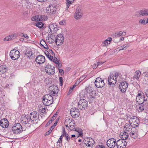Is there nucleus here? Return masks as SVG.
I'll return each instance as SVG.
<instances>
[{
  "instance_id": "nucleus-1",
  "label": "nucleus",
  "mask_w": 148,
  "mask_h": 148,
  "mask_svg": "<svg viewBox=\"0 0 148 148\" xmlns=\"http://www.w3.org/2000/svg\"><path fill=\"white\" fill-rule=\"evenodd\" d=\"M130 125L126 124L124 127L126 129L132 130V127L135 128L139 125L140 122L139 119L135 116H133L131 118L129 121Z\"/></svg>"
},
{
  "instance_id": "nucleus-2",
  "label": "nucleus",
  "mask_w": 148,
  "mask_h": 148,
  "mask_svg": "<svg viewBox=\"0 0 148 148\" xmlns=\"http://www.w3.org/2000/svg\"><path fill=\"white\" fill-rule=\"evenodd\" d=\"M121 75L118 73H115L112 75H110L108 78V83L109 85L114 86L117 81H119L121 80Z\"/></svg>"
},
{
  "instance_id": "nucleus-3",
  "label": "nucleus",
  "mask_w": 148,
  "mask_h": 148,
  "mask_svg": "<svg viewBox=\"0 0 148 148\" xmlns=\"http://www.w3.org/2000/svg\"><path fill=\"white\" fill-rule=\"evenodd\" d=\"M46 56L51 61H53L57 65V67L60 68L61 67V64L59 60H58L57 58L55 57H53L51 56L49 52L46 51L45 52Z\"/></svg>"
},
{
  "instance_id": "nucleus-4",
  "label": "nucleus",
  "mask_w": 148,
  "mask_h": 148,
  "mask_svg": "<svg viewBox=\"0 0 148 148\" xmlns=\"http://www.w3.org/2000/svg\"><path fill=\"white\" fill-rule=\"evenodd\" d=\"M79 109L84 110L86 109L88 106L87 101L84 99H81L78 103Z\"/></svg>"
},
{
  "instance_id": "nucleus-5",
  "label": "nucleus",
  "mask_w": 148,
  "mask_h": 148,
  "mask_svg": "<svg viewBox=\"0 0 148 148\" xmlns=\"http://www.w3.org/2000/svg\"><path fill=\"white\" fill-rule=\"evenodd\" d=\"M56 8L55 5H49L46 8V13L50 15L56 12Z\"/></svg>"
},
{
  "instance_id": "nucleus-6",
  "label": "nucleus",
  "mask_w": 148,
  "mask_h": 148,
  "mask_svg": "<svg viewBox=\"0 0 148 148\" xmlns=\"http://www.w3.org/2000/svg\"><path fill=\"white\" fill-rule=\"evenodd\" d=\"M10 56L12 60H15L18 59L19 57L20 53L18 50L13 49L11 51Z\"/></svg>"
},
{
  "instance_id": "nucleus-7",
  "label": "nucleus",
  "mask_w": 148,
  "mask_h": 148,
  "mask_svg": "<svg viewBox=\"0 0 148 148\" xmlns=\"http://www.w3.org/2000/svg\"><path fill=\"white\" fill-rule=\"evenodd\" d=\"M45 70L49 75H53L55 73V67L48 63L45 67Z\"/></svg>"
},
{
  "instance_id": "nucleus-8",
  "label": "nucleus",
  "mask_w": 148,
  "mask_h": 148,
  "mask_svg": "<svg viewBox=\"0 0 148 148\" xmlns=\"http://www.w3.org/2000/svg\"><path fill=\"white\" fill-rule=\"evenodd\" d=\"M95 84L96 87L98 88L103 87L105 85L103 80L99 77H97L95 82Z\"/></svg>"
},
{
  "instance_id": "nucleus-9",
  "label": "nucleus",
  "mask_w": 148,
  "mask_h": 148,
  "mask_svg": "<svg viewBox=\"0 0 148 148\" xmlns=\"http://www.w3.org/2000/svg\"><path fill=\"white\" fill-rule=\"evenodd\" d=\"M64 38L62 34H58L56 37L55 42L58 45H61L63 43Z\"/></svg>"
},
{
  "instance_id": "nucleus-10",
  "label": "nucleus",
  "mask_w": 148,
  "mask_h": 148,
  "mask_svg": "<svg viewBox=\"0 0 148 148\" xmlns=\"http://www.w3.org/2000/svg\"><path fill=\"white\" fill-rule=\"evenodd\" d=\"M107 145L110 148H114L116 145V141L114 138H111L109 139L107 142Z\"/></svg>"
},
{
  "instance_id": "nucleus-11",
  "label": "nucleus",
  "mask_w": 148,
  "mask_h": 148,
  "mask_svg": "<svg viewBox=\"0 0 148 148\" xmlns=\"http://www.w3.org/2000/svg\"><path fill=\"white\" fill-rule=\"evenodd\" d=\"M136 15L137 17L148 16V9H143L138 11L136 12Z\"/></svg>"
},
{
  "instance_id": "nucleus-12",
  "label": "nucleus",
  "mask_w": 148,
  "mask_h": 148,
  "mask_svg": "<svg viewBox=\"0 0 148 148\" xmlns=\"http://www.w3.org/2000/svg\"><path fill=\"white\" fill-rule=\"evenodd\" d=\"M71 114L73 117L76 118L79 115V110L76 108H72L70 110Z\"/></svg>"
},
{
  "instance_id": "nucleus-13",
  "label": "nucleus",
  "mask_w": 148,
  "mask_h": 148,
  "mask_svg": "<svg viewBox=\"0 0 148 148\" xmlns=\"http://www.w3.org/2000/svg\"><path fill=\"white\" fill-rule=\"evenodd\" d=\"M116 145L117 148H125L127 142L125 140L119 139L116 141Z\"/></svg>"
},
{
  "instance_id": "nucleus-14",
  "label": "nucleus",
  "mask_w": 148,
  "mask_h": 148,
  "mask_svg": "<svg viewBox=\"0 0 148 148\" xmlns=\"http://www.w3.org/2000/svg\"><path fill=\"white\" fill-rule=\"evenodd\" d=\"M45 61V57L41 55H39L37 56L35 59L36 62L39 64L43 63Z\"/></svg>"
},
{
  "instance_id": "nucleus-15",
  "label": "nucleus",
  "mask_w": 148,
  "mask_h": 148,
  "mask_svg": "<svg viewBox=\"0 0 148 148\" xmlns=\"http://www.w3.org/2000/svg\"><path fill=\"white\" fill-rule=\"evenodd\" d=\"M30 120L33 121H36L39 119V114L36 112H33L29 115Z\"/></svg>"
},
{
  "instance_id": "nucleus-16",
  "label": "nucleus",
  "mask_w": 148,
  "mask_h": 148,
  "mask_svg": "<svg viewBox=\"0 0 148 148\" xmlns=\"http://www.w3.org/2000/svg\"><path fill=\"white\" fill-rule=\"evenodd\" d=\"M128 86V84L126 82H121L119 87L120 91L123 93L125 92Z\"/></svg>"
},
{
  "instance_id": "nucleus-17",
  "label": "nucleus",
  "mask_w": 148,
  "mask_h": 148,
  "mask_svg": "<svg viewBox=\"0 0 148 148\" xmlns=\"http://www.w3.org/2000/svg\"><path fill=\"white\" fill-rule=\"evenodd\" d=\"M49 93L52 95H54L58 92V88L56 86L53 85L49 87Z\"/></svg>"
},
{
  "instance_id": "nucleus-18",
  "label": "nucleus",
  "mask_w": 148,
  "mask_h": 148,
  "mask_svg": "<svg viewBox=\"0 0 148 148\" xmlns=\"http://www.w3.org/2000/svg\"><path fill=\"white\" fill-rule=\"evenodd\" d=\"M49 33L52 32V30L55 32H56L58 29V25L56 23H53L49 25Z\"/></svg>"
},
{
  "instance_id": "nucleus-19",
  "label": "nucleus",
  "mask_w": 148,
  "mask_h": 148,
  "mask_svg": "<svg viewBox=\"0 0 148 148\" xmlns=\"http://www.w3.org/2000/svg\"><path fill=\"white\" fill-rule=\"evenodd\" d=\"M0 124L3 128H6L9 125V122L6 119H2L0 121Z\"/></svg>"
},
{
  "instance_id": "nucleus-20",
  "label": "nucleus",
  "mask_w": 148,
  "mask_h": 148,
  "mask_svg": "<svg viewBox=\"0 0 148 148\" xmlns=\"http://www.w3.org/2000/svg\"><path fill=\"white\" fill-rule=\"evenodd\" d=\"M82 11L81 9H77L74 14L75 18L78 19L82 17Z\"/></svg>"
},
{
  "instance_id": "nucleus-21",
  "label": "nucleus",
  "mask_w": 148,
  "mask_h": 148,
  "mask_svg": "<svg viewBox=\"0 0 148 148\" xmlns=\"http://www.w3.org/2000/svg\"><path fill=\"white\" fill-rule=\"evenodd\" d=\"M21 119L23 123H24V124L28 123V122L30 121L29 116L28 115L22 116Z\"/></svg>"
},
{
  "instance_id": "nucleus-22",
  "label": "nucleus",
  "mask_w": 148,
  "mask_h": 148,
  "mask_svg": "<svg viewBox=\"0 0 148 148\" xmlns=\"http://www.w3.org/2000/svg\"><path fill=\"white\" fill-rule=\"evenodd\" d=\"M136 101L138 104H143L144 102H145L147 101V100H145V97L144 96L136 97Z\"/></svg>"
},
{
  "instance_id": "nucleus-23",
  "label": "nucleus",
  "mask_w": 148,
  "mask_h": 148,
  "mask_svg": "<svg viewBox=\"0 0 148 148\" xmlns=\"http://www.w3.org/2000/svg\"><path fill=\"white\" fill-rule=\"evenodd\" d=\"M128 134L125 132H121L120 134V137L121 138V140H125L128 137Z\"/></svg>"
},
{
  "instance_id": "nucleus-24",
  "label": "nucleus",
  "mask_w": 148,
  "mask_h": 148,
  "mask_svg": "<svg viewBox=\"0 0 148 148\" xmlns=\"http://www.w3.org/2000/svg\"><path fill=\"white\" fill-rule=\"evenodd\" d=\"M112 40V39L111 37H108L106 40L103 41L102 44L103 46H107L108 44H110Z\"/></svg>"
},
{
  "instance_id": "nucleus-25",
  "label": "nucleus",
  "mask_w": 148,
  "mask_h": 148,
  "mask_svg": "<svg viewBox=\"0 0 148 148\" xmlns=\"http://www.w3.org/2000/svg\"><path fill=\"white\" fill-rule=\"evenodd\" d=\"M123 33H125V34H123V32L121 31L119 32H117L114 34H113L112 36L114 37H119L121 36H124L125 35L126 33L123 32Z\"/></svg>"
},
{
  "instance_id": "nucleus-26",
  "label": "nucleus",
  "mask_w": 148,
  "mask_h": 148,
  "mask_svg": "<svg viewBox=\"0 0 148 148\" xmlns=\"http://www.w3.org/2000/svg\"><path fill=\"white\" fill-rule=\"evenodd\" d=\"M42 102L43 104L47 106H49L53 103V100H47V99H43Z\"/></svg>"
},
{
  "instance_id": "nucleus-27",
  "label": "nucleus",
  "mask_w": 148,
  "mask_h": 148,
  "mask_svg": "<svg viewBox=\"0 0 148 148\" xmlns=\"http://www.w3.org/2000/svg\"><path fill=\"white\" fill-rule=\"evenodd\" d=\"M22 127L20 123H17L14 124L12 127V130H21Z\"/></svg>"
},
{
  "instance_id": "nucleus-28",
  "label": "nucleus",
  "mask_w": 148,
  "mask_h": 148,
  "mask_svg": "<svg viewBox=\"0 0 148 148\" xmlns=\"http://www.w3.org/2000/svg\"><path fill=\"white\" fill-rule=\"evenodd\" d=\"M137 109L138 111L139 112H141L143 111L144 108H145V105L143 104H139L136 106Z\"/></svg>"
},
{
  "instance_id": "nucleus-29",
  "label": "nucleus",
  "mask_w": 148,
  "mask_h": 148,
  "mask_svg": "<svg viewBox=\"0 0 148 148\" xmlns=\"http://www.w3.org/2000/svg\"><path fill=\"white\" fill-rule=\"evenodd\" d=\"M134 75L133 76V78L137 80H138L141 75V72L139 70L136 71L134 73Z\"/></svg>"
},
{
  "instance_id": "nucleus-30",
  "label": "nucleus",
  "mask_w": 148,
  "mask_h": 148,
  "mask_svg": "<svg viewBox=\"0 0 148 148\" xmlns=\"http://www.w3.org/2000/svg\"><path fill=\"white\" fill-rule=\"evenodd\" d=\"M7 70V68L5 65H1L0 66V74L1 75L5 73Z\"/></svg>"
},
{
  "instance_id": "nucleus-31",
  "label": "nucleus",
  "mask_w": 148,
  "mask_h": 148,
  "mask_svg": "<svg viewBox=\"0 0 148 148\" xmlns=\"http://www.w3.org/2000/svg\"><path fill=\"white\" fill-rule=\"evenodd\" d=\"M130 135L132 138L135 139L138 137V134L136 131H133L130 133Z\"/></svg>"
},
{
  "instance_id": "nucleus-32",
  "label": "nucleus",
  "mask_w": 148,
  "mask_h": 148,
  "mask_svg": "<svg viewBox=\"0 0 148 148\" xmlns=\"http://www.w3.org/2000/svg\"><path fill=\"white\" fill-rule=\"evenodd\" d=\"M74 1V0H66V7L65 8L66 10L68 9L70 5L73 3Z\"/></svg>"
},
{
  "instance_id": "nucleus-33",
  "label": "nucleus",
  "mask_w": 148,
  "mask_h": 148,
  "mask_svg": "<svg viewBox=\"0 0 148 148\" xmlns=\"http://www.w3.org/2000/svg\"><path fill=\"white\" fill-rule=\"evenodd\" d=\"M93 87L89 85L87 87L85 88V90L88 93L91 94V93L93 90Z\"/></svg>"
},
{
  "instance_id": "nucleus-34",
  "label": "nucleus",
  "mask_w": 148,
  "mask_h": 148,
  "mask_svg": "<svg viewBox=\"0 0 148 148\" xmlns=\"http://www.w3.org/2000/svg\"><path fill=\"white\" fill-rule=\"evenodd\" d=\"M139 22L141 24L145 25L148 23V20L146 18H144L143 19H140L139 21Z\"/></svg>"
},
{
  "instance_id": "nucleus-35",
  "label": "nucleus",
  "mask_w": 148,
  "mask_h": 148,
  "mask_svg": "<svg viewBox=\"0 0 148 148\" xmlns=\"http://www.w3.org/2000/svg\"><path fill=\"white\" fill-rule=\"evenodd\" d=\"M63 136L65 137V139L69 141L70 139V137L69 136V135L65 131V130H63Z\"/></svg>"
},
{
  "instance_id": "nucleus-36",
  "label": "nucleus",
  "mask_w": 148,
  "mask_h": 148,
  "mask_svg": "<svg viewBox=\"0 0 148 148\" xmlns=\"http://www.w3.org/2000/svg\"><path fill=\"white\" fill-rule=\"evenodd\" d=\"M43 99L53 100V97L50 95H46L43 97Z\"/></svg>"
},
{
  "instance_id": "nucleus-37",
  "label": "nucleus",
  "mask_w": 148,
  "mask_h": 148,
  "mask_svg": "<svg viewBox=\"0 0 148 148\" xmlns=\"http://www.w3.org/2000/svg\"><path fill=\"white\" fill-rule=\"evenodd\" d=\"M31 20L32 21H40V17L39 16L36 15L32 17L31 18Z\"/></svg>"
},
{
  "instance_id": "nucleus-38",
  "label": "nucleus",
  "mask_w": 148,
  "mask_h": 148,
  "mask_svg": "<svg viewBox=\"0 0 148 148\" xmlns=\"http://www.w3.org/2000/svg\"><path fill=\"white\" fill-rule=\"evenodd\" d=\"M71 122V119H70L69 118H67L66 119L64 122V124L66 127L69 126V124H70Z\"/></svg>"
},
{
  "instance_id": "nucleus-39",
  "label": "nucleus",
  "mask_w": 148,
  "mask_h": 148,
  "mask_svg": "<svg viewBox=\"0 0 148 148\" xmlns=\"http://www.w3.org/2000/svg\"><path fill=\"white\" fill-rule=\"evenodd\" d=\"M3 87L5 88H9L10 89L12 87V85L11 84H6L3 85Z\"/></svg>"
},
{
  "instance_id": "nucleus-40",
  "label": "nucleus",
  "mask_w": 148,
  "mask_h": 148,
  "mask_svg": "<svg viewBox=\"0 0 148 148\" xmlns=\"http://www.w3.org/2000/svg\"><path fill=\"white\" fill-rule=\"evenodd\" d=\"M43 24L41 22L36 23L35 25L39 28H41L43 26Z\"/></svg>"
},
{
  "instance_id": "nucleus-41",
  "label": "nucleus",
  "mask_w": 148,
  "mask_h": 148,
  "mask_svg": "<svg viewBox=\"0 0 148 148\" xmlns=\"http://www.w3.org/2000/svg\"><path fill=\"white\" fill-rule=\"evenodd\" d=\"M78 133L79 135L77 136V137H82L83 136V132L82 130H75Z\"/></svg>"
},
{
  "instance_id": "nucleus-42",
  "label": "nucleus",
  "mask_w": 148,
  "mask_h": 148,
  "mask_svg": "<svg viewBox=\"0 0 148 148\" xmlns=\"http://www.w3.org/2000/svg\"><path fill=\"white\" fill-rule=\"evenodd\" d=\"M90 140H91V143H90V141L89 143L88 142L86 144V146L88 147H91V146H92L93 145L94 143V140L92 139H91Z\"/></svg>"
},
{
  "instance_id": "nucleus-43",
  "label": "nucleus",
  "mask_w": 148,
  "mask_h": 148,
  "mask_svg": "<svg viewBox=\"0 0 148 148\" xmlns=\"http://www.w3.org/2000/svg\"><path fill=\"white\" fill-rule=\"evenodd\" d=\"M96 92L95 91L93 90H92V91L91 93V94H90V98H95V96L96 95Z\"/></svg>"
},
{
  "instance_id": "nucleus-44",
  "label": "nucleus",
  "mask_w": 148,
  "mask_h": 148,
  "mask_svg": "<svg viewBox=\"0 0 148 148\" xmlns=\"http://www.w3.org/2000/svg\"><path fill=\"white\" fill-rule=\"evenodd\" d=\"M46 111V109L45 108L42 107L40 108L39 110V112L40 113H45Z\"/></svg>"
},
{
  "instance_id": "nucleus-45",
  "label": "nucleus",
  "mask_w": 148,
  "mask_h": 148,
  "mask_svg": "<svg viewBox=\"0 0 148 148\" xmlns=\"http://www.w3.org/2000/svg\"><path fill=\"white\" fill-rule=\"evenodd\" d=\"M13 132L15 134H18L22 132L23 130H12Z\"/></svg>"
},
{
  "instance_id": "nucleus-46",
  "label": "nucleus",
  "mask_w": 148,
  "mask_h": 148,
  "mask_svg": "<svg viewBox=\"0 0 148 148\" xmlns=\"http://www.w3.org/2000/svg\"><path fill=\"white\" fill-rule=\"evenodd\" d=\"M20 36L22 37H23L26 39H28L29 37L26 34H24L23 33H21L20 34Z\"/></svg>"
},
{
  "instance_id": "nucleus-47",
  "label": "nucleus",
  "mask_w": 148,
  "mask_h": 148,
  "mask_svg": "<svg viewBox=\"0 0 148 148\" xmlns=\"http://www.w3.org/2000/svg\"><path fill=\"white\" fill-rule=\"evenodd\" d=\"M85 77H86L84 75L81 76L77 81V82H78V84L79 82L82 81Z\"/></svg>"
},
{
  "instance_id": "nucleus-48",
  "label": "nucleus",
  "mask_w": 148,
  "mask_h": 148,
  "mask_svg": "<svg viewBox=\"0 0 148 148\" xmlns=\"http://www.w3.org/2000/svg\"><path fill=\"white\" fill-rule=\"evenodd\" d=\"M11 40L14 39L15 38L16 35L15 34H12L9 36Z\"/></svg>"
},
{
  "instance_id": "nucleus-49",
  "label": "nucleus",
  "mask_w": 148,
  "mask_h": 148,
  "mask_svg": "<svg viewBox=\"0 0 148 148\" xmlns=\"http://www.w3.org/2000/svg\"><path fill=\"white\" fill-rule=\"evenodd\" d=\"M10 40H11V39L9 36L5 37L3 39L4 41H8Z\"/></svg>"
},
{
  "instance_id": "nucleus-50",
  "label": "nucleus",
  "mask_w": 148,
  "mask_h": 148,
  "mask_svg": "<svg viewBox=\"0 0 148 148\" xmlns=\"http://www.w3.org/2000/svg\"><path fill=\"white\" fill-rule=\"evenodd\" d=\"M60 82V85L62 86L63 85V78L62 77H60L59 78Z\"/></svg>"
},
{
  "instance_id": "nucleus-51",
  "label": "nucleus",
  "mask_w": 148,
  "mask_h": 148,
  "mask_svg": "<svg viewBox=\"0 0 148 148\" xmlns=\"http://www.w3.org/2000/svg\"><path fill=\"white\" fill-rule=\"evenodd\" d=\"M130 46L129 44H126L123 45V47L124 48V50H125Z\"/></svg>"
},
{
  "instance_id": "nucleus-52",
  "label": "nucleus",
  "mask_w": 148,
  "mask_h": 148,
  "mask_svg": "<svg viewBox=\"0 0 148 148\" xmlns=\"http://www.w3.org/2000/svg\"><path fill=\"white\" fill-rule=\"evenodd\" d=\"M52 130H49L45 134V136H46L49 135L52 132Z\"/></svg>"
},
{
  "instance_id": "nucleus-53",
  "label": "nucleus",
  "mask_w": 148,
  "mask_h": 148,
  "mask_svg": "<svg viewBox=\"0 0 148 148\" xmlns=\"http://www.w3.org/2000/svg\"><path fill=\"white\" fill-rule=\"evenodd\" d=\"M32 52L31 51H29L28 52V53L27 54V56L29 57H30L32 55Z\"/></svg>"
},
{
  "instance_id": "nucleus-54",
  "label": "nucleus",
  "mask_w": 148,
  "mask_h": 148,
  "mask_svg": "<svg viewBox=\"0 0 148 148\" xmlns=\"http://www.w3.org/2000/svg\"><path fill=\"white\" fill-rule=\"evenodd\" d=\"M57 116V113H56L51 118V119L52 120V121H53L54 120H55L56 119V117Z\"/></svg>"
},
{
  "instance_id": "nucleus-55",
  "label": "nucleus",
  "mask_w": 148,
  "mask_h": 148,
  "mask_svg": "<svg viewBox=\"0 0 148 148\" xmlns=\"http://www.w3.org/2000/svg\"><path fill=\"white\" fill-rule=\"evenodd\" d=\"M95 148H106L105 147L102 145H97L96 146Z\"/></svg>"
},
{
  "instance_id": "nucleus-56",
  "label": "nucleus",
  "mask_w": 148,
  "mask_h": 148,
  "mask_svg": "<svg viewBox=\"0 0 148 148\" xmlns=\"http://www.w3.org/2000/svg\"><path fill=\"white\" fill-rule=\"evenodd\" d=\"M40 43L41 45L42 46H43L46 43V42L44 40L42 39L40 40Z\"/></svg>"
},
{
  "instance_id": "nucleus-57",
  "label": "nucleus",
  "mask_w": 148,
  "mask_h": 148,
  "mask_svg": "<svg viewBox=\"0 0 148 148\" xmlns=\"http://www.w3.org/2000/svg\"><path fill=\"white\" fill-rule=\"evenodd\" d=\"M145 100H147V101L145 102H144L143 103V104L145 105V107H146V106H148V100L146 99H145Z\"/></svg>"
},
{
  "instance_id": "nucleus-58",
  "label": "nucleus",
  "mask_w": 148,
  "mask_h": 148,
  "mask_svg": "<svg viewBox=\"0 0 148 148\" xmlns=\"http://www.w3.org/2000/svg\"><path fill=\"white\" fill-rule=\"evenodd\" d=\"M118 49L119 50V51H120L122 50H124V48L123 47V46L121 47H119L118 48Z\"/></svg>"
},
{
  "instance_id": "nucleus-59",
  "label": "nucleus",
  "mask_w": 148,
  "mask_h": 148,
  "mask_svg": "<svg viewBox=\"0 0 148 148\" xmlns=\"http://www.w3.org/2000/svg\"><path fill=\"white\" fill-rule=\"evenodd\" d=\"M104 62H102L101 61H100L99 62H98L97 63V66H101L102 65L103 63Z\"/></svg>"
},
{
  "instance_id": "nucleus-60",
  "label": "nucleus",
  "mask_w": 148,
  "mask_h": 148,
  "mask_svg": "<svg viewBox=\"0 0 148 148\" xmlns=\"http://www.w3.org/2000/svg\"><path fill=\"white\" fill-rule=\"evenodd\" d=\"M45 49H48V46L46 43L43 46H42Z\"/></svg>"
},
{
  "instance_id": "nucleus-61",
  "label": "nucleus",
  "mask_w": 148,
  "mask_h": 148,
  "mask_svg": "<svg viewBox=\"0 0 148 148\" xmlns=\"http://www.w3.org/2000/svg\"><path fill=\"white\" fill-rule=\"evenodd\" d=\"M65 22L64 21H62L59 22V24L61 25H63L64 24Z\"/></svg>"
},
{
  "instance_id": "nucleus-62",
  "label": "nucleus",
  "mask_w": 148,
  "mask_h": 148,
  "mask_svg": "<svg viewBox=\"0 0 148 148\" xmlns=\"http://www.w3.org/2000/svg\"><path fill=\"white\" fill-rule=\"evenodd\" d=\"M145 95L146 96L148 97V89H147L145 92Z\"/></svg>"
},
{
  "instance_id": "nucleus-63",
  "label": "nucleus",
  "mask_w": 148,
  "mask_h": 148,
  "mask_svg": "<svg viewBox=\"0 0 148 148\" xmlns=\"http://www.w3.org/2000/svg\"><path fill=\"white\" fill-rule=\"evenodd\" d=\"M142 97V95L141 94V93H138L137 95L136 96V97Z\"/></svg>"
},
{
  "instance_id": "nucleus-64",
  "label": "nucleus",
  "mask_w": 148,
  "mask_h": 148,
  "mask_svg": "<svg viewBox=\"0 0 148 148\" xmlns=\"http://www.w3.org/2000/svg\"><path fill=\"white\" fill-rule=\"evenodd\" d=\"M59 72L60 73H64V71L62 69H59Z\"/></svg>"
}]
</instances>
